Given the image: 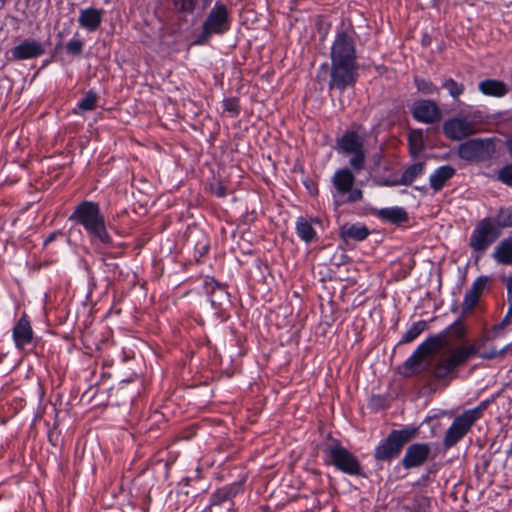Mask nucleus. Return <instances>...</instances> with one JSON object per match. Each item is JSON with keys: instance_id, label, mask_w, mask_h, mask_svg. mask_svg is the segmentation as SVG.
I'll use <instances>...</instances> for the list:
<instances>
[{"instance_id": "f257e3e1", "label": "nucleus", "mask_w": 512, "mask_h": 512, "mask_svg": "<svg viewBox=\"0 0 512 512\" xmlns=\"http://www.w3.org/2000/svg\"><path fill=\"white\" fill-rule=\"evenodd\" d=\"M355 29L352 25L336 28L334 40L330 47L329 91L343 93L354 87L358 80L357 45Z\"/></svg>"}, {"instance_id": "f03ea898", "label": "nucleus", "mask_w": 512, "mask_h": 512, "mask_svg": "<svg viewBox=\"0 0 512 512\" xmlns=\"http://www.w3.org/2000/svg\"><path fill=\"white\" fill-rule=\"evenodd\" d=\"M68 221L84 230L95 253L107 258L118 257L112 252L118 244L114 242L109 232V223L99 202L81 200L74 206Z\"/></svg>"}, {"instance_id": "7ed1b4c3", "label": "nucleus", "mask_w": 512, "mask_h": 512, "mask_svg": "<svg viewBox=\"0 0 512 512\" xmlns=\"http://www.w3.org/2000/svg\"><path fill=\"white\" fill-rule=\"evenodd\" d=\"M323 454V463L333 466L337 471L354 477H364L363 467L358 457L342 446L339 439L328 433L319 446Z\"/></svg>"}, {"instance_id": "20e7f679", "label": "nucleus", "mask_w": 512, "mask_h": 512, "mask_svg": "<svg viewBox=\"0 0 512 512\" xmlns=\"http://www.w3.org/2000/svg\"><path fill=\"white\" fill-rule=\"evenodd\" d=\"M232 23L233 18L228 6L222 1H216L202 22L201 30L193 40V45L203 46L208 44L213 36H224L231 30Z\"/></svg>"}, {"instance_id": "39448f33", "label": "nucleus", "mask_w": 512, "mask_h": 512, "mask_svg": "<svg viewBox=\"0 0 512 512\" xmlns=\"http://www.w3.org/2000/svg\"><path fill=\"white\" fill-rule=\"evenodd\" d=\"M419 433V427L406 425L401 429H393L375 446L373 457L376 462L390 464L399 457L406 444L410 443Z\"/></svg>"}, {"instance_id": "423d86ee", "label": "nucleus", "mask_w": 512, "mask_h": 512, "mask_svg": "<svg viewBox=\"0 0 512 512\" xmlns=\"http://www.w3.org/2000/svg\"><path fill=\"white\" fill-rule=\"evenodd\" d=\"M446 333L428 336L399 367V373L406 378L420 374V366L424 359L436 353L446 341Z\"/></svg>"}, {"instance_id": "0eeeda50", "label": "nucleus", "mask_w": 512, "mask_h": 512, "mask_svg": "<svg viewBox=\"0 0 512 512\" xmlns=\"http://www.w3.org/2000/svg\"><path fill=\"white\" fill-rule=\"evenodd\" d=\"M335 149L343 155H351L349 164L355 172L365 168L366 151L364 140L355 130H345L341 137L336 139Z\"/></svg>"}, {"instance_id": "6e6552de", "label": "nucleus", "mask_w": 512, "mask_h": 512, "mask_svg": "<svg viewBox=\"0 0 512 512\" xmlns=\"http://www.w3.org/2000/svg\"><path fill=\"white\" fill-rule=\"evenodd\" d=\"M501 235L491 218L485 217L473 229L469 238V246L473 252L482 255Z\"/></svg>"}, {"instance_id": "1a4fd4ad", "label": "nucleus", "mask_w": 512, "mask_h": 512, "mask_svg": "<svg viewBox=\"0 0 512 512\" xmlns=\"http://www.w3.org/2000/svg\"><path fill=\"white\" fill-rule=\"evenodd\" d=\"M244 492V481H235L226 484L214 492L209 497V507H224L227 512H235L236 506L234 499Z\"/></svg>"}, {"instance_id": "9d476101", "label": "nucleus", "mask_w": 512, "mask_h": 512, "mask_svg": "<svg viewBox=\"0 0 512 512\" xmlns=\"http://www.w3.org/2000/svg\"><path fill=\"white\" fill-rule=\"evenodd\" d=\"M482 344L483 341L476 342L472 345L461 346L453 350L450 356L447 357L449 363L451 364V367L456 370L458 367L464 365L473 356L478 355L483 359L491 360L496 358L498 355H502L504 353V350L497 351L496 349L479 353V349L482 346Z\"/></svg>"}, {"instance_id": "9b49d317", "label": "nucleus", "mask_w": 512, "mask_h": 512, "mask_svg": "<svg viewBox=\"0 0 512 512\" xmlns=\"http://www.w3.org/2000/svg\"><path fill=\"white\" fill-rule=\"evenodd\" d=\"M413 119L419 123L436 124L442 119V111L436 101L432 99H417L411 107Z\"/></svg>"}, {"instance_id": "f8f14e48", "label": "nucleus", "mask_w": 512, "mask_h": 512, "mask_svg": "<svg viewBox=\"0 0 512 512\" xmlns=\"http://www.w3.org/2000/svg\"><path fill=\"white\" fill-rule=\"evenodd\" d=\"M474 423L462 412L457 415L446 430L443 437V446L450 449L457 445L472 429Z\"/></svg>"}, {"instance_id": "ddd939ff", "label": "nucleus", "mask_w": 512, "mask_h": 512, "mask_svg": "<svg viewBox=\"0 0 512 512\" xmlns=\"http://www.w3.org/2000/svg\"><path fill=\"white\" fill-rule=\"evenodd\" d=\"M431 456V446L429 443H412L404 453L400 465L406 469H414L424 465Z\"/></svg>"}, {"instance_id": "4468645a", "label": "nucleus", "mask_w": 512, "mask_h": 512, "mask_svg": "<svg viewBox=\"0 0 512 512\" xmlns=\"http://www.w3.org/2000/svg\"><path fill=\"white\" fill-rule=\"evenodd\" d=\"M10 52L12 60L23 61L41 57L45 53V48L40 41L28 38L14 46Z\"/></svg>"}, {"instance_id": "2eb2a0df", "label": "nucleus", "mask_w": 512, "mask_h": 512, "mask_svg": "<svg viewBox=\"0 0 512 512\" xmlns=\"http://www.w3.org/2000/svg\"><path fill=\"white\" fill-rule=\"evenodd\" d=\"M203 289L209 297L211 306L229 305L231 303L227 285L220 283L214 277L206 276L203 279Z\"/></svg>"}, {"instance_id": "dca6fc26", "label": "nucleus", "mask_w": 512, "mask_h": 512, "mask_svg": "<svg viewBox=\"0 0 512 512\" xmlns=\"http://www.w3.org/2000/svg\"><path fill=\"white\" fill-rule=\"evenodd\" d=\"M443 133L448 139L459 141L473 134L474 126L465 118L454 117L444 122Z\"/></svg>"}, {"instance_id": "f3484780", "label": "nucleus", "mask_w": 512, "mask_h": 512, "mask_svg": "<svg viewBox=\"0 0 512 512\" xmlns=\"http://www.w3.org/2000/svg\"><path fill=\"white\" fill-rule=\"evenodd\" d=\"M34 331L26 314H23L12 329V339L17 350H23L33 341Z\"/></svg>"}, {"instance_id": "a211bd4d", "label": "nucleus", "mask_w": 512, "mask_h": 512, "mask_svg": "<svg viewBox=\"0 0 512 512\" xmlns=\"http://www.w3.org/2000/svg\"><path fill=\"white\" fill-rule=\"evenodd\" d=\"M370 235L368 227L361 222L344 223L339 228V237L346 244L364 241Z\"/></svg>"}, {"instance_id": "6ab92c4d", "label": "nucleus", "mask_w": 512, "mask_h": 512, "mask_svg": "<svg viewBox=\"0 0 512 512\" xmlns=\"http://www.w3.org/2000/svg\"><path fill=\"white\" fill-rule=\"evenodd\" d=\"M489 281L490 278L486 275H481L475 279L470 290L465 293L463 299V312H470L477 306Z\"/></svg>"}, {"instance_id": "aec40b11", "label": "nucleus", "mask_w": 512, "mask_h": 512, "mask_svg": "<svg viewBox=\"0 0 512 512\" xmlns=\"http://www.w3.org/2000/svg\"><path fill=\"white\" fill-rule=\"evenodd\" d=\"M426 162L419 161L408 165L402 172L399 179L386 183L388 186H410L413 182L424 175Z\"/></svg>"}, {"instance_id": "412c9836", "label": "nucleus", "mask_w": 512, "mask_h": 512, "mask_svg": "<svg viewBox=\"0 0 512 512\" xmlns=\"http://www.w3.org/2000/svg\"><path fill=\"white\" fill-rule=\"evenodd\" d=\"M486 150V141L483 139H471L459 145L458 156L466 161L478 160Z\"/></svg>"}, {"instance_id": "4be33fe9", "label": "nucleus", "mask_w": 512, "mask_h": 512, "mask_svg": "<svg viewBox=\"0 0 512 512\" xmlns=\"http://www.w3.org/2000/svg\"><path fill=\"white\" fill-rule=\"evenodd\" d=\"M456 174V169L449 164L437 167L429 176L430 188L435 192L441 191Z\"/></svg>"}, {"instance_id": "5701e85b", "label": "nucleus", "mask_w": 512, "mask_h": 512, "mask_svg": "<svg viewBox=\"0 0 512 512\" xmlns=\"http://www.w3.org/2000/svg\"><path fill=\"white\" fill-rule=\"evenodd\" d=\"M102 18L103 11L101 9L90 7L80 10L78 22L82 28L94 32L100 27Z\"/></svg>"}, {"instance_id": "b1692460", "label": "nucleus", "mask_w": 512, "mask_h": 512, "mask_svg": "<svg viewBox=\"0 0 512 512\" xmlns=\"http://www.w3.org/2000/svg\"><path fill=\"white\" fill-rule=\"evenodd\" d=\"M332 182L340 195H346L354 185L355 176L350 169L341 168L334 173Z\"/></svg>"}, {"instance_id": "393cba45", "label": "nucleus", "mask_w": 512, "mask_h": 512, "mask_svg": "<svg viewBox=\"0 0 512 512\" xmlns=\"http://www.w3.org/2000/svg\"><path fill=\"white\" fill-rule=\"evenodd\" d=\"M375 216L382 222L399 225L408 221V213L403 207L382 208L375 213Z\"/></svg>"}, {"instance_id": "a878e982", "label": "nucleus", "mask_w": 512, "mask_h": 512, "mask_svg": "<svg viewBox=\"0 0 512 512\" xmlns=\"http://www.w3.org/2000/svg\"><path fill=\"white\" fill-rule=\"evenodd\" d=\"M478 90L485 96L501 98L508 93L507 85L497 79H485L479 82Z\"/></svg>"}, {"instance_id": "bb28decb", "label": "nucleus", "mask_w": 512, "mask_h": 512, "mask_svg": "<svg viewBox=\"0 0 512 512\" xmlns=\"http://www.w3.org/2000/svg\"><path fill=\"white\" fill-rule=\"evenodd\" d=\"M492 256L499 264L512 265V235L500 241Z\"/></svg>"}, {"instance_id": "cd10ccee", "label": "nucleus", "mask_w": 512, "mask_h": 512, "mask_svg": "<svg viewBox=\"0 0 512 512\" xmlns=\"http://www.w3.org/2000/svg\"><path fill=\"white\" fill-rule=\"evenodd\" d=\"M295 232L297 236L305 243L309 244L318 239L317 232L306 218L300 216L295 223Z\"/></svg>"}, {"instance_id": "c85d7f7f", "label": "nucleus", "mask_w": 512, "mask_h": 512, "mask_svg": "<svg viewBox=\"0 0 512 512\" xmlns=\"http://www.w3.org/2000/svg\"><path fill=\"white\" fill-rule=\"evenodd\" d=\"M502 281L507 290L508 310L504 318L494 326V330H502L512 324V276H503Z\"/></svg>"}, {"instance_id": "c756f323", "label": "nucleus", "mask_w": 512, "mask_h": 512, "mask_svg": "<svg viewBox=\"0 0 512 512\" xmlns=\"http://www.w3.org/2000/svg\"><path fill=\"white\" fill-rule=\"evenodd\" d=\"M429 376L440 381L446 379L451 373L455 371L454 368L451 367L448 359L441 360L437 362L433 367H424L423 369Z\"/></svg>"}, {"instance_id": "7c9ffc66", "label": "nucleus", "mask_w": 512, "mask_h": 512, "mask_svg": "<svg viewBox=\"0 0 512 512\" xmlns=\"http://www.w3.org/2000/svg\"><path fill=\"white\" fill-rule=\"evenodd\" d=\"M409 155L416 159L425 148L423 134L420 130L410 132L408 135Z\"/></svg>"}, {"instance_id": "2f4dec72", "label": "nucleus", "mask_w": 512, "mask_h": 512, "mask_svg": "<svg viewBox=\"0 0 512 512\" xmlns=\"http://www.w3.org/2000/svg\"><path fill=\"white\" fill-rule=\"evenodd\" d=\"M413 83L417 92L423 95H439V87L429 78L414 75Z\"/></svg>"}, {"instance_id": "473e14b6", "label": "nucleus", "mask_w": 512, "mask_h": 512, "mask_svg": "<svg viewBox=\"0 0 512 512\" xmlns=\"http://www.w3.org/2000/svg\"><path fill=\"white\" fill-rule=\"evenodd\" d=\"M490 218L502 234L503 229L512 228V207H500L497 214Z\"/></svg>"}, {"instance_id": "72a5a7b5", "label": "nucleus", "mask_w": 512, "mask_h": 512, "mask_svg": "<svg viewBox=\"0 0 512 512\" xmlns=\"http://www.w3.org/2000/svg\"><path fill=\"white\" fill-rule=\"evenodd\" d=\"M495 399L496 396L492 395L479 402V404L474 408L464 410L463 413L475 424L484 416L485 411L492 403H494Z\"/></svg>"}, {"instance_id": "f704fd0d", "label": "nucleus", "mask_w": 512, "mask_h": 512, "mask_svg": "<svg viewBox=\"0 0 512 512\" xmlns=\"http://www.w3.org/2000/svg\"><path fill=\"white\" fill-rule=\"evenodd\" d=\"M98 101V95L94 90H88L84 97L77 103L76 107L73 109L74 114H79L80 112L92 111L96 108Z\"/></svg>"}, {"instance_id": "c9c22d12", "label": "nucleus", "mask_w": 512, "mask_h": 512, "mask_svg": "<svg viewBox=\"0 0 512 512\" xmlns=\"http://www.w3.org/2000/svg\"><path fill=\"white\" fill-rule=\"evenodd\" d=\"M441 88L446 90L455 101H457L465 91V85L463 83L457 82L447 76L442 77Z\"/></svg>"}, {"instance_id": "e433bc0d", "label": "nucleus", "mask_w": 512, "mask_h": 512, "mask_svg": "<svg viewBox=\"0 0 512 512\" xmlns=\"http://www.w3.org/2000/svg\"><path fill=\"white\" fill-rule=\"evenodd\" d=\"M427 328V323L424 320L414 322L411 327L403 334L398 342L399 345L411 343L416 340L420 334Z\"/></svg>"}, {"instance_id": "4c0bfd02", "label": "nucleus", "mask_w": 512, "mask_h": 512, "mask_svg": "<svg viewBox=\"0 0 512 512\" xmlns=\"http://www.w3.org/2000/svg\"><path fill=\"white\" fill-rule=\"evenodd\" d=\"M172 4L176 12L191 15L197 7L198 0H172Z\"/></svg>"}, {"instance_id": "58836bf2", "label": "nucleus", "mask_w": 512, "mask_h": 512, "mask_svg": "<svg viewBox=\"0 0 512 512\" xmlns=\"http://www.w3.org/2000/svg\"><path fill=\"white\" fill-rule=\"evenodd\" d=\"M223 108L225 112H228L231 117L239 116L241 112L240 100L237 97L225 98L223 100Z\"/></svg>"}, {"instance_id": "ea45409f", "label": "nucleus", "mask_w": 512, "mask_h": 512, "mask_svg": "<svg viewBox=\"0 0 512 512\" xmlns=\"http://www.w3.org/2000/svg\"><path fill=\"white\" fill-rule=\"evenodd\" d=\"M83 48L84 42L77 38L70 39L65 45L67 54L74 57H80L83 53Z\"/></svg>"}, {"instance_id": "a19ab883", "label": "nucleus", "mask_w": 512, "mask_h": 512, "mask_svg": "<svg viewBox=\"0 0 512 512\" xmlns=\"http://www.w3.org/2000/svg\"><path fill=\"white\" fill-rule=\"evenodd\" d=\"M497 180L508 187H512V163L506 164L498 170Z\"/></svg>"}, {"instance_id": "79ce46f5", "label": "nucleus", "mask_w": 512, "mask_h": 512, "mask_svg": "<svg viewBox=\"0 0 512 512\" xmlns=\"http://www.w3.org/2000/svg\"><path fill=\"white\" fill-rule=\"evenodd\" d=\"M212 308L215 310L214 315L215 317L222 323L228 321L230 318V314L228 312V309L226 305H215L212 306Z\"/></svg>"}, {"instance_id": "37998d69", "label": "nucleus", "mask_w": 512, "mask_h": 512, "mask_svg": "<svg viewBox=\"0 0 512 512\" xmlns=\"http://www.w3.org/2000/svg\"><path fill=\"white\" fill-rule=\"evenodd\" d=\"M210 250V244L208 239H203L202 241H198L195 245V253L199 258L204 257L208 254Z\"/></svg>"}, {"instance_id": "c03bdc74", "label": "nucleus", "mask_w": 512, "mask_h": 512, "mask_svg": "<svg viewBox=\"0 0 512 512\" xmlns=\"http://www.w3.org/2000/svg\"><path fill=\"white\" fill-rule=\"evenodd\" d=\"M347 194H348L347 202H349V203H355V202L361 201L363 198V192L359 188H355V189L352 188L351 191L348 192Z\"/></svg>"}, {"instance_id": "a18cd8bd", "label": "nucleus", "mask_w": 512, "mask_h": 512, "mask_svg": "<svg viewBox=\"0 0 512 512\" xmlns=\"http://www.w3.org/2000/svg\"><path fill=\"white\" fill-rule=\"evenodd\" d=\"M214 194L217 197H225L226 196V187L224 185H218L214 191Z\"/></svg>"}, {"instance_id": "49530a36", "label": "nucleus", "mask_w": 512, "mask_h": 512, "mask_svg": "<svg viewBox=\"0 0 512 512\" xmlns=\"http://www.w3.org/2000/svg\"><path fill=\"white\" fill-rule=\"evenodd\" d=\"M150 418L155 423H158L159 421H162L164 419V415L156 410V411L153 412V414L150 416Z\"/></svg>"}, {"instance_id": "de8ad7c7", "label": "nucleus", "mask_w": 512, "mask_h": 512, "mask_svg": "<svg viewBox=\"0 0 512 512\" xmlns=\"http://www.w3.org/2000/svg\"><path fill=\"white\" fill-rule=\"evenodd\" d=\"M505 147L508 151L509 156L512 158V135L505 140Z\"/></svg>"}, {"instance_id": "09e8293b", "label": "nucleus", "mask_w": 512, "mask_h": 512, "mask_svg": "<svg viewBox=\"0 0 512 512\" xmlns=\"http://www.w3.org/2000/svg\"><path fill=\"white\" fill-rule=\"evenodd\" d=\"M213 0H203L204 7L208 6Z\"/></svg>"}, {"instance_id": "8fccbe9b", "label": "nucleus", "mask_w": 512, "mask_h": 512, "mask_svg": "<svg viewBox=\"0 0 512 512\" xmlns=\"http://www.w3.org/2000/svg\"><path fill=\"white\" fill-rule=\"evenodd\" d=\"M52 436H53V433H52V432H49V434H48V439H49V441H50L51 443H53L52 441L54 440V437H52Z\"/></svg>"}, {"instance_id": "3c124183", "label": "nucleus", "mask_w": 512, "mask_h": 512, "mask_svg": "<svg viewBox=\"0 0 512 512\" xmlns=\"http://www.w3.org/2000/svg\"><path fill=\"white\" fill-rule=\"evenodd\" d=\"M52 436H53V433H52V432H49V434H48V439H49V441H50L51 443H53L52 441L54 440V437H52Z\"/></svg>"}, {"instance_id": "603ef678", "label": "nucleus", "mask_w": 512, "mask_h": 512, "mask_svg": "<svg viewBox=\"0 0 512 512\" xmlns=\"http://www.w3.org/2000/svg\"><path fill=\"white\" fill-rule=\"evenodd\" d=\"M507 456L512 457V445L510 446L509 450L507 451Z\"/></svg>"}, {"instance_id": "864d4df0", "label": "nucleus", "mask_w": 512, "mask_h": 512, "mask_svg": "<svg viewBox=\"0 0 512 512\" xmlns=\"http://www.w3.org/2000/svg\"><path fill=\"white\" fill-rule=\"evenodd\" d=\"M169 466H170V463H169L168 461H166V462L164 463V467H165L166 469H169Z\"/></svg>"}, {"instance_id": "5fc2aeb1", "label": "nucleus", "mask_w": 512, "mask_h": 512, "mask_svg": "<svg viewBox=\"0 0 512 512\" xmlns=\"http://www.w3.org/2000/svg\"><path fill=\"white\" fill-rule=\"evenodd\" d=\"M416 190H425V187H415Z\"/></svg>"}, {"instance_id": "6e6d98bb", "label": "nucleus", "mask_w": 512, "mask_h": 512, "mask_svg": "<svg viewBox=\"0 0 512 512\" xmlns=\"http://www.w3.org/2000/svg\"><path fill=\"white\" fill-rule=\"evenodd\" d=\"M313 222L318 223L320 220L318 218L313 219Z\"/></svg>"}, {"instance_id": "4d7b16f0", "label": "nucleus", "mask_w": 512, "mask_h": 512, "mask_svg": "<svg viewBox=\"0 0 512 512\" xmlns=\"http://www.w3.org/2000/svg\"><path fill=\"white\" fill-rule=\"evenodd\" d=\"M49 63V60H45L44 61V65L48 64Z\"/></svg>"}, {"instance_id": "13d9d810", "label": "nucleus", "mask_w": 512, "mask_h": 512, "mask_svg": "<svg viewBox=\"0 0 512 512\" xmlns=\"http://www.w3.org/2000/svg\"><path fill=\"white\" fill-rule=\"evenodd\" d=\"M413 512H421L420 510H416V511H413Z\"/></svg>"}]
</instances>
